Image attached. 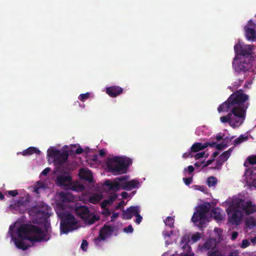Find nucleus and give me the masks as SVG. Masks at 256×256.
Segmentation results:
<instances>
[{"label":"nucleus","mask_w":256,"mask_h":256,"mask_svg":"<svg viewBox=\"0 0 256 256\" xmlns=\"http://www.w3.org/2000/svg\"><path fill=\"white\" fill-rule=\"evenodd\" d=\"M138 180H132L130 181H123L120 184L121 188L130 191L138 187Z\"/></svg>","instance_id":"19"},{"label":"nucleus","mask_w":256,"mask_h":256,"mask_svg":"<svg viewBox=\"0 0 256 256\" xmlns=\"http://www.w3.org/2000/svg\"><path fill=\"white\" fill-rule=\"evenodd\" d=\"M217 179L216 177L213 176H210L206 180V184L209 187L215 186V185L217 184Z\"/></svg>","instance_id":"29"},{"label":"nucleus","mask_w":256,"mask_h":256,"mask_svg":"<svg viewBox=\"0 0 256 256\" xmlns=\"http://www.w3.org/2000/svg\"><path fill=\"white\" fill-rule=\"evenodd\" d=\"M211 216L214 218V220H222V215L220 213V210L218 208H214L211 210Z\"/></svg>","instance_id":"26"},{"label":"nucleus","mask_w":256,"mask_h":256,"mask_svg":"<svg viewBox=\"0 0 256 256\" xmlns=\"http://www.w3.org/2000/svg\"><path fill=\"white\" fill-rule=\"evenodd\" d=\"M173 234V231L170 230V232L164 231L163 232L164 236L166 238V237H170V236Z\"/></svg>","instance_id":"46"},{"label":"nucleus","mask_w":256,"mask_h":256,"mask_svg":"<svg viewBox=\"0 0 256 256\" xmlns=\"http://www.w3.org/2000/svg\"><path fill=\"white\" fill-rule=\"evenodd\" d=\"M244 176L246 183L256 188V170H246Z\"/></svg>","instance_id":"15"},{"label":"nucleus","mask_w":256,"mask_h":256,"mask_svg":"<svg viewBox=\"0 0 256 256\" xmlns=\"http://www.w3.org/2000/svg\"><path fill=\"white\" fill-rule=\"evenodd\" d=\"M238 236V234L237 232H234L232 236V239L233 240L236 239L237 238Z\"/></svg>","instance_id":"59"},{"label":"nucleus","mask_w":256,"mask_h":256,"mask_svg":"<svg viewBox=\"0 0 256 256\" xmlns=\"http://www.w3.org/2000/svg\"><path fill=\"white\" fill-rule=\"evenodd\" d=\"M218 110L219 112H224V102L220 105L218 108Z\"/></svg>","instance_id":"55"},{"label":"nucleus","mask_w":256,"mask_h":256,"mask_svg":"<svg viewBox=\"0 0 256 256\" xmlns=\"http://www.w3.org/2000/svg\"><path fill=\"white\" fill-rule=\"evenodd\" d=\"M140 209L138 208V214L136 213V214H134V216L136 217V220H135V222L137 224H140V222H142V218L140 214Z\"/></svg>","instance_id":"36"},{"label":"nucleus","mask_w":256,"mask_h":256,"mask_svg":"<svg viewBox=\"0 0 256 256\" xmlns=\"http://www.w3.org/2000/svg\"><path fill=\"white\" fill-rule=\"evenodd\" d=\"M124 231L126 232L132 233L134 231V229L132 225H129L124 228Z\"/></svg>","instance_id":"43"},{"label":"nucleus","mask_w":256,"mask_h":256,"mask_svg":"<svg viewBox=\"0 0 256 256\" xmlns=\"http://www.w3.org/2000/svg\"><path fill=\"white\" fill-rule=\"evenodd\" d=\"M256 212V204L250 200L236 198L227 210L228 222L232 225H239L244 216Z\"/></svg>","instance_id":"3"},{"label":"nucleus","mask_w":256,"mask_h":256,"mask_svg":"<svg viewBox=\"0 0 256 256\" xmlns=\"http://www.w3.org/2000/svg\"><path fill=\"white\" fill-rule=\"evenodd\" d=\"M102 196L100 195H95L90 196L89 198V202L93 204H96L100 201Z\"/></svg>","instance_id":"33"},{"label":"nucleus","mask_w":256,"mask_h":256,"mask_svg":"<svg viewBox=\"0 0 256 256\" xmlns=\"http://www.w3.org/2000/svg\"><path fill=\"white\" fill-rule=\"evenodd\" d=\"M119 214L118 212H114L112 215L111 216V221H114L115 219L118 216Z\"/></svg>","instance_id":"52"},{"label":"nucleus","mask_w":256,"mask_h":256,"mask_svg":"<svg viewBox=\"0 0 256 256\" xmlns=\"http://www.w3.org/2000/svg\"><path fill=\"white\" fill-rule=\"evenodd\" d=\"M108 205V204L106 203L104 200L100 204V206L102 209H104V208H107L106 207H107Z\"/></svg>","instance_id":"57"},{"label":"nucleus","mask_w":256,"mask_h":256,"mask_svg":"<svg viewBox=\"0 0 256 256\" xmlns=\"http://www.w3.org/2000/svg\"><path fill=\"white\" fill-rule=\"evenodd\" d=\"M182 180H183L186 186L190 185L192 182V177L188 178H183Z\"/></svg>","instance_id":"42"},{"label":"nucleus","mask_w":256,"mask_h":256,"mask_svg":"<svg viewBox=\"0 0 256 256\" xmlns=\"http://www.w3.org/2000/svg\"><path fill=\"white\" fill-rule=\"evenodd\" d=\"M232 148H230L228 152H225V160L228 159L230 155Z\"/></svg>","instance_id":"54"},{"label":"nucleus","mask_w":256,"mask_h":256,"mask_svg":"<svg viewBox=\"0 0 256 256\" xmlns=\"http://www.w3.org/2000/svg\"><path fill=\"white\" fill-rule=\"evenodd\" d=\"M214 232L216 234L218 235V242H220V240H222V230L219 228H215L214 230Z\"/></svg>","instance_id":"34"},{"label":"nucleus","mask_w":256,"mask_h":256,"mask_svg":"<svg viewBox=\"0 0 256 256\" xmlns=\"http://www.w3.org/2000/svg\"><path fill=\"white\" fill-rule=\"evenodd\" d=\"M248 164H256V155L250 156L248 158L246 161L244 163L245 166H248Z\"/></svg>","instance_id":"28"},{"label":"nucleus","mask_w":256,"mask_h":256,"mask_svg":"<svg viewBox=\"0 0 256 256\" xmlns=\"http://www.w3.org/2000/svg\"><path fill=\"white\" fill-rule=\"evenodd\" d=\"M84 150L82 149V148H81L80 146H79L76 149L75 153L76 154H82Z\"/></svg>","instance_id":"48"},{"label":"nucleus","mask_w":256,"mask_h":256,"mask_svg":"<svg viewBox=\"0 0 256 256\" xmlns=\"http://www.w3.org/2000/svg\"><path fill=\"white\" fill-rule=\"evenodd\" d=\"M214 161V159L212 160H209L206 161L205 166H208L210 164L213 162Z\"/></svg>","instance_id":"62"},{"label":"nucleus","mask_w":256,"mask_h":256,"mask_svg":"<svg viewBox=\"0 0 256 256\" xmlns=\"http://www.w3.org/2000/svg\"><path fill=\"white\" fill-rule=\"evenodd\" d=\"M189 156L193 157V156L192 155V152H191L190 150L188 152H186L182 155V157L185 158H186Z\"/></svg>","instance_id":"47"},{"label":"nucleus","mask_w":256,"mask_h":256,"mask_svg":"<svg viewBox=\"0 0 256 256\" xmlns=\"http://www.w3.org/2000/svg\"><path fill=\"white\" fill-rule=\"evenodd\" d=\"M50 209L48 206L42 205L41 207L34 208V210L38 214L42 215V218L47 223V220L50 217L49 210Z\"/></svg>","instance_id":"16"},{"label":"nucleus","mask_w":256,"mask_h":256,"mask_svg":"<svg viewBox=\"0 0 256 256\" xmlns=\"http://www.w3.org/2000/svg\"><path fill=\"white\" fill-rule=\"evenodd\" d=\"M14 228L12 226H10L9 228L8 234L12 238V240L14 242L16 246L19 249L22 250H27L28 248V246L26 244V243L24 242V239H21L16 238L14 236Z\"/></svg>","instance_id":"12"},{"label":"nucleus","mask_w":256,"mask_h":256,"mask_svg":"<svg viewBox=\"0 0 256 256\" xmlns=\"http://www.w3.org/2000/svg\"><path fill=\"white\" fill-rule=\"evenodd\" d=\"M71 180V177L68 176H60L57 178V182L60 186H66V184L69 183Z\"/></svg>","instance_id":"23"},{"label":"nucleus","mask_w":256,"mask_h":256,"mask_svg":"<svg viewBox=\"0 0 256 256\" xmlns=\"http://www.w3.org/2000/svg\"><path fill=\"white\" fill-rule=\"evenodd\" d=\"M198 190L204 193H207L208 192V188L206 186H200Z\"/></svg>","instance_id":"51"},{"label":"nucleus","mask_w":256,"mask_h":256,"mask_svg":"<svg viewBox=\"0 0 256 256\" xmlns=\"http://www.w3.org/2000/svg\"><path fill=\"white\" fill-rule=\"evenodd\" d=\"M117 197H118L117 194H112L108 196V198L110 200V202H114L116 200Z\"/></svg>","instance_id":"45"},{"label":"nucleus","mask_w":256,"mask_h":256,"mask_svg":"<svg viewBox=\"0 0 256 256\" xmlns=\"http://www.w3.org/2000/svg\"><path fill=\"white\" fill-rule=\"evenodd\" d=\"M132 162L131 158L126 156H114L108 158L106 164L109 171L117 175L126 174Z\"/></svg>","instance_id":"5"},{"label":"nucleus","mask_w":256,"mask_h":256,"mask_svg":"<svg viewBox=\"0 0 256 256\" xmlns=\"http://www.w3.org/2000/svg\"><path fill=\"white\" fill-rule=\"evenodd\" d=\"M28 203V201L27 200V198L24 199V197H22L18 200H14V202L10 205V208L20 213H22L24 212V211H22V208L26 207Z\"/></svg>","instance_id":"14"},{"label":"nucleus","mask_w":256,"mask_h":256,"mask_svg":"<svg viewBox=\"0 0 256 256\" xmlns=\"http://www.w3.org/2000/svg\"><path fill=\"white\" fill-rule=\"evenodd\" d=\"M234 48L236 56L233 62V66L236 71L238 72H244L245 76H250V80L244 85L246 88H248L254 78L256 55L254 56L253 60L249 58L250 55L255 53L253 52L252 47L250 45H245L239 42L235 45Z\"/></svg>","instance_id":"1"},{"label":"nucleus","mask_w":256,"mask_h":256,"mask_svg":"<svg viewBox=\"0 0 256 256\" xmlns=\"http://www.w3.org/2000/svg\"><path fill=\"white\" fill-rule=\"evenodd\" d=\"M114 232V227L112 226L104 224L99 230L98 236L94 239L96 244H99L100 242L105 240L106 238L111 236Z\"/></svg>","instance_id":"9"},{"label":"nucleus","mask_w":256,"mask_h":256,"mask_svg":"<svg viewBox=\"0 0 256 256\" xmlns=\"http://www.w3.org/2000/svg\"><path fill=\"white\" fill-rule=\"evenodd\" d=\"M60 200L64 202H70L73 199L72 194L68 192H62L59 194Z\"/></svg>","instance_id":"25"},{"label":"nucleus","mask_w":256,"mask_h":256,"mask_svg":"<svg viewBox=\"0 0 256 256\" xmlns=\"http://www.w3.org/2000/svg\"><path fill=\"white\" fill-rule=\"evenodd\" d=\"M40 153L41 152L38 149L35 147L31 146L24 150L22 152V154L24 156H30L34 154H36L38 155H40Z\"/></svg>","instance_id":"24"},{"label":"nucleus","mask_w":256,"mask_h":256,"mask_svg":"<svg viewBox=\"0 0 256 256\" xmlns=\"http://www.w3.org/2000/svg\"><path fill=\"white\" fill-rule=\"evenodd\" d=\"M246 226L247 227L251 228L256 226V220L250 217L246 220Z\"/></svg>","instance_id":"30"},{"label":"nucleus","mask_w":256,"mask_h":256,"mask_svg":"<svg viewBox=\"0 0 256 256\" xmlns=\"http://www.w3.org/2000/svg\"><path fill=\"white\" fill-rule=\"evenodd\" d=\"M139 208L138 206H130L126 210H124L122 216L124 220H130L133 216L138 212Z\"/></svg>","instance_id":"18"},{"label":"nucleus","mask_w":256,"mask_h":256,"mask_svg":"<svg viewBox=\"0 0 256 256\" xmlns=\"http://www.w3.org/2000/svg\"><path fill=\"white\" fill-rule=\"evenodd\" d=\"M8 194L12 196H16L18 193L17 190H12L8 191Z\"/></svg>","instance_id":"44"},{"label":"nucleus","mask_w":256,"mask_h":256,"mask_svg":"<svg viewBox=\"0 0 256 256\" xmlns=\"http://www.w3.org/2000/svg\"><path fill=\"white\" fill-rule=\"evenodd\" d=\"M106 154L105 151L104 150H100L99 155L101 156H104Z\"/></svg>","instance_id":"64"},{"label":"nucleus","mask_w":256,"mask_h":256,"mask_svg":"<svg viewBox=\"0 0 256 256\" xmlns=\"http://www.w3.org/2000/svg\"><path fill=\"white\" fill-rule=\"evenodd\" d=\"M248 139L247 136H244V135H241L238 138H235L232 142H234L233 144L234 145H237L241 144L242 142Z\"/></svg>","instance_id":"32"},{"label":"nucleus","mask_w":256,"mask_h":256,"mask_svg":"<svg viewBox=\"0 0 256 256\" xmlns=\"http://www.w3.org/2000/svg\"><path fill=\"white\" fill-rule=\"evenodd\" d=\"M174 218H172V216H168L164 220L165 224L169 226L170 228H174Z\"/></svg>","instance_id":"31"},{"label":"nucleus","mask_w":256,"mask_h":256,"mask_svg":"<svg viewBox=\"0 0 256 256\" xmlns=\"http://www.w3.org/2000/svg\"><path fill=\"white\" fill-rule=\"evenodd\" d=\"M50 170V168H46L42 171V174L46 176Z\"/></svg>","instance_id":"50"},{"label":"nucleus","mask_w":256,"mask_h":256,"mask_svg":"<svg viewBox=\"0 0 256 256\" xmlns=\"http://www.w3.org/2000/svg\"><path fill=\"white\" fill-rule=\"evenodd\" d=\"M106 92L110 97L115 98L122 93L123 88L118 86H114L106 88Z\"/></svg>","instance_id":"17"},{"label":"nucleus","mask_w":256,"mask_h":256,"mask_svg":"<svg viewBox=\"0 0 256 256\" xmlns=\"http://www.w3.org/2000/svg\"><path fill=\"white\" fill-rule=\"evenodd\" d=\"M60 150L53 148H50L48 150V156L53 158L54 160L60 152Z\"/></svg>","instance_id":"27"},{"label":"nucleus","mask_w":256,"mask_h":256,"mask_svg":"<svg viewBox=\"0 0 256 256\" xmlns=\"http://www.w3.org/2000/svg\"><path fill=\"white\" fill-rule=\"evenodd\" d=\"M121 195L123 198H126L128 196V194L126 192H122Z\"/></svg>","instance_id":"61"},{"label":"nucleus","mask_w":256,"mask_h":256,"mask_svg":"<svg viewBox=\"0 0 256 256\" xmlns=\"http://www.w3.org/2000/svg\"><path fill=\"white\" fill-rule=\"evenodd\" d=\"M215 148L216 149L220 150L224 148V144H216L215 142H206L204 144L201 142H195L190 148V150L192 152H196L200 150H203L208 146Z\"/></svg>","instance_id":"10"},{"label":"nucleus","mask_w":256,"mask_h":256,"mask_svg":"<svg viewBox=\"0 0 256 256\" xmlns=\"http://www.w3.org/2000/svg\"><path fill=\"white\" fill-rule=\"evenodd\" d=\"M250 245V242L248 240L244 239L242 240L240 244V247L242 248H245Z\"/></svg>","instance_id":"37"},{"label":"nucleus","mask_w":256,"mask_h":256,"mask_svg":"<svg viewBox=\"0 0 256 256\" xmlns=\"http://www.w3.org/2000/svg\"><path fill=\"white\" fill-rule=\"evenodd\" d=\"M248 95L242 91L233 93L228 98L225 104L230 110V112L225 116V122H228L232 127L239 126L244 119L246 110L248 104Z\"/></svg>","instance_id":"2"},{"label":"nucleus","mask_w":256,"mask_h":256,"mask_svg":"<svg viewBox=\"0 0 256 256\" xmlns=\"http://www.w3.org/2000/svg\"><path fill=\"white\" fill-rule=\"evenodd\" d=\"M194 169L193 166H188V170L189 173H192L194 171Z\"/></svg>","instance_id":"58"},{"label":"nucleus","mask_w":256,"mask_h":256,"mask_svg":"<svg viewBox=\"0 0 256 256\" xmlns=\"http://www.w3.org/2000/svg\"><path fill=\"white\" fill-rule=\"evenodd\" d=\"M216 239L210 238L203 244L202 248L205 250H213L216 248Z\"/></svg>","instance_id":"22"},{"label":"nucleus","mask_w":256,"mask_h":256,"mask_svg":"<svg viewBox=\"0 0 256 256\" xmlns=\"http://www.w3.org/2000/svg\"><path fill=\"white\" fill-rule=\"evenodd\" d=\"M88 246V242L86 240H83L82 243L81 244L80 248L84 251H86L87 250Z\"/></svg>","instance_id":"41"},{"label":"nucleus","mask_w":256,"mask_h":256,"mask_svg":"<svg viewBox=\"0 0 256 256\" xmlns=\"http://www.w3.org/2000/svg\"><path fill=\"white\" fill-rule=\"evenodd\" d=\"M228 256H238V252L234 251L230 252Z\"/></svg>","instance_id":"60"},{"label":"nucleus","mask_w":256,"mask_h":256,"mask_svg":"<svg viewBox=\"0 0 256 256\" xmlns=\"http://www.w3.org/2000/svg\"><path fill=\"white\" fill-rule=\"evenodd\" d=\"M245 34L247 40L252 42L256 40V24L250 20L245 26Z\"/></svg>","instance_id":"11"},{"label":"nucleus","mask_w":256,"mask_h":256,"mask_svg":"<svg viewBox=\"0 0 256 256\" xmlns=\"http://www.w3.org/2000/svg\"><path fill=\"white\" fill-rule=\"evenodd\" d=\"M194 158L196 160H198L200 158H202L204 157H208V155L205 156V152H200L196 153L194 156Z\"/></svg>","instance_id":"39"},{"label":"nucleus","mask_w":256,"mask_h":256,"mask_svg":"<svg viewBox=\"0 0 256 256\" xmlns=\"http://www.w3.org/2000/svg\"><path fill=\"white\" fill-rule=\"evenodd\" d=\"M90 97V93L86 92L80 94L78 96V100L82 102H84Z\"/></svg>","instance_id":"35"},{"label":"nucleus","mask_w":256,"mask_h":256,"mask_svg":"<svg viewBox=\"0 0 256 256\" xmlns=\"http://www.w3.org/2000/svg\"><path fill=\"white\" fill-rule=\"evenodd\" d=\"M250 242L253 245H256V236L252 238Z\"/></svg>","instance_id":"63"},{"label":"nucleus","mask_w":256,"mask_h":256,"mask_svg":"<svg viewBox=\"0 0 256 256\" xmlns=\"http://www.w3.org/2000/svg\"><path fill=\"white\" fill-rule=\"evenodd\" d=\"M79 176L81 178L89 182L92 180V173L90 170H86L83 168L80 170Z\"/></svg>","instance_id":"21"},{"label":"nucleus","mask_w":256,"mask_h":256,"mask_svg":"<svg viewBox=\"0 0 256 256\" xmlns=\"http://www.w3.org/2000/svg\"><path fill=\"white\" fill-rule=\"evenodd\" d=\"M74 210L76 215L86 224H92L99 220V217L92 212L86 206L76 205Z\"/></svg>","instance_id":"8"},{"label":"nucleus","mask_w":256,"mask_h":256,"mask_svg":"<svg viewBox=\"0 0 256 256\" xmlns=\"http://www.w3.org/2000/svg\"><path fill=\"white\" fill-rule=\"evenodd\" d=\"M216 141H210L209 142H216V144H218V142L220 140H222V136H220V135H218L216 136ZM222 143L223 144H224V142H222ZM222 144V142H221Z\"/></svg>","instance_id":"53"},{"label":"nucleus","mask_w":256,"mask_h":256,"mask_svg":"<svg viewBox=\"0 0 256 256\" xmlns=\"http://www.w3.org/2000/svg\"><path fill=\"white\" fill-rule=\"evenodd\" d=\"M129 178L128 176H122L116 178L114 182L106 181L105 182L106 186H108L110 190H118L121 188L120 184L123 181L127 180Z\"/></svg>","instance_id":"13"},{"label":"nucleus","mask_w":256,"mask_h":256,"mask_svg":"<svg viewBox=\"0 0 256 256\" xmlns=\"http://www.w3.org/2000/svg\"><path fill=\"white\" fill-rule=\"evenodd\" d=\"M103 210L104 211L102 212V214H104L106 216H108L111 214L110 210L108 208H104Z\"/></svg>","instance_id":"49"},{"label":"nucleus","mask_w":256,"mask_h":256,"mask_svg":"<svg viewBox=\"0 0 256 256\" xmlns=\"http://www.w3.org/2000/svg\"><path fill=\"white\" fill-rule=\"evenodd\" d=\"M69 154L66 150L60 152L56 158L54 160V164L56 166H60L64 164L68 159Z\"/></svg>","instance_id":"20"},{"label":"nucleus","mask_w":256,"mask_h":256,"mask_svg":"<svg viewBox=\"0 0 256 256\" xmlns=\"http://www.w3.org/2000/svg\"><path fill=\"white\" fill-rule=\"evenodd\" d=\"M58 216L60 219V232L64 234L77 229L78 222L74 216L64 210L56 212Z\"/></svg>","instance_id":"6"},{"label":"nucleus","mask_w":256,"mask_h":256,"mask_svg":"<svg viewBox=\"0 0 256 256\" xmlns=\"http://www.w3.org/2000/svg\"><path fill=\"white\" fill-rule=\"evenodd\" d=\"M210 256H224L222 254V252L218 250H215L208 252Z\"/></svg>","instance_id":"40"},{"label":"nucleus","mask_w":256,"mask_h":256,"mask_svg":"<svg viewBox=\"0 0 256 256\" xmlns=\"http://www.w3.org/2000/svg\"><path fill=\"white\" fill-rule=\"evenodd\" d=\"M200 238V234L199 232L193 234L192 236V240L193 242H196Z\"/></svg>","instance_id":"38"},{"label":"nucleus","mask_w":256,"mask_h":256,"mask_svg":"<svg viewBox=\"0 0 256 256\" xmlns=\"http://www.w3.org/2000/svg\"><path fill=\"white\" fill-rule=\"evenodd\" d=\"M211 208L210 202H204L197 208L192 218V221L200 230L206 226L208 221L206 214Z\"/></svg>","instance_id":"7"},{"label":"nucleus","mask_w":256,"mask_h":256,"mask_svg":"<svg viewBox=\"0 0 256 256\" xmlns=\"http://www.w3.org/2000/svg\"><path fill=\"white\" fill-rule=\"evenodd\" d=\"M124 206V202H119V204L116 206V210L120 209L122 208H123Z\"/></svg>","instance_id":"56"},{"label":"nucleus","mask_w":256,"mask_h":256,"mask_svg":"<svg viewBox=\"0 0 256 256\" xmlns=\"http://www.w3.org/2000/svg\"><path fill=\"white\" fill-rule=\"evenodd\" d=\"M48 224L44 225L45 230L38 226L30 224L21 225L17 230L18 237L32 242H40L48 241L50 238L48 234Z\"/></svg>","instance_id":"4"}]
</instances>
